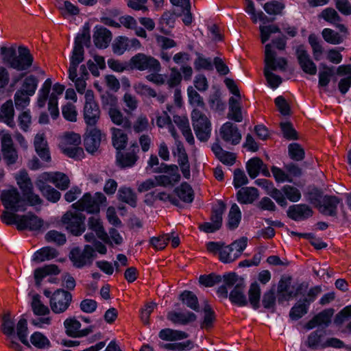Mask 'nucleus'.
Masks as SVG:
<instances>
[{
	"label": "nucleus",
	"mask_w": 351,
	"mask_h": 351,
	"mask_svg": "<svg viewBox=\"0 0 351 351\" xmlns=\"http://www.w3.org/2000/svg\"><path fill=\"white\" fill-rule=\"evenodd\" d=\"M334 313L335 310L332 308H328L315 315L314 317L318 323V328L326 330L331 324Z\"/></svg>",
	"instance_id": "39"
},
{
	"label": "nucleus",
	"mask_w": 351,
	"mask_h": 351,
	"mask_svg": "<svg viewBox=\"0 0 351 351\" xmlns=\"http://www.w3.org/2000/svg\"><path fill=\"white\" fill-rule=\"evenodd\" d=\"M128 37L119 36L116 37L112 43V51L117 56L123 55L128 49Z\"/></svg>",
	"instance_id": "51"
},
{
	"label": "nucleus",
	"mask_w": 351,
	"mask_h": 351,
	"mask_svg": "<svg viewBox=\"0 0 351 351\" xmlns=\"http://www.w3.org/2000/svg\"><path fill=\"white\" fill-rule=\"evenodd\" d=\"M196 54L197 57L194 61V67L197 71L203 69L210 71L214 69L213 60L210 58H206L200 53Z\"/></svg>",
	"instance_id": "55"
},
{
	"label": "nucleus",
	"mask_w": 351,
	"mask_h": 351,
	"mask_svg": "<svg viewBox=\"0 0 351 351\" xmlns=\"http://www.w3.org/2000/svg\"><path fill=\"white\" fill-rule=\"evenodd\" d=\"M295 56L300 68L305 73L311 75H315L317 73V66L305 49L304 45H300L296 47Z\"/></svg>",
	"instance_id": "11"
},
{
	"label": "nucleus",
	"mask_w": 351,
	"mask_h": 351,
	"mask_svg": "<svg viewBox=\"0 0 351 351\" xmlns=\"http://www.w3.org/2000/svg\"><path fill=\"white\" fill-rule=\"evenodd\" d=\"M18 217H19L18 226L19 231H40L44 226V220L32 211Z\"/></svg>",
	"instance_id": "10"
},
{
	"label": "nucleus",
	"mask_w": 351,
	"mask_h": 351,
	"mask_svg": "<svg viewBox=\"0 0 351 351\" xmlns=\"http://www.w3.org/2000/svg\"><path fill=\"white\" fill-rule=\"evenodd\" d=\"M244 284L237 283L229 293V300L233 306L244 307L247 306V298L244 293Z\"/></svg>",
	"instance_id": "19"
},
{
	"label": "nucleus",
	"mask_w": 351,
	"mask_h": 351,
	"mask_svg": "<svg viewBox=\"0 0 351 351\" xmlns=\"http://www.w3.org/2000/svg\"><path fill=\"white\" fill-rule=\"evenodd\" d=\"M43 178H39L36 181V186L40 191L43 196L51 203H56L61 197V193L51 186L46 184Z\"/></svg>",
	"instance_id": "24"
},
{
	"label": "nucleus",
	"mask_w": 351,
	"mask_h": 351,
	"mask_svg": "<svg viewBox=\"0 0 351 351\" xmlns=\"http://www.w3.org/2000/svg\"><path fill=\"white\" fill-rule=\"evenodd\" d=\"M101 141V132L99 129L95 128V126L89 130L87 129L84 138V146L88 153L94 154L97 152Z\"/></svg>",
	"instance_id": "12"
},
{
	"label": "nucleus",
	"mask_w": 351,
	"mask_h": 351,
	"mask_svg": "<svg viewBox=\"0 0 351 351\" xmlns=\"http://www.w3.org/2000/svg\"><path fill=\"white\" fill-rule=\"evenodd\" d=\"M60 269L57 265L49 264L38 267L34 271V278L37 287L40 286L43 279L48 276H57L60 273Z\"/></svg>",
	"instance_id": "22"
},
{
	"label": "nucleus",
	"mask_w": 351,
	"mask_h": 351,
	"mask_svg": "<svg viewBox=\"0 0 351 351\" xmlns=\"http://www.w3.org/2000/svg\"><path fill=\"white\" fill-rule=\"evenodd\" d=\"M258 191L255 187H242L237 193V199L240 204H252L258 197Z\"/></svg>",
	"instance_id": "30"
},
{
	"label": "nucleus",
	"mask_w": 351,
	"mask_h": 351,
	"mask_svg": "<svg viewBox=\"0 0 351 351\" xmlns=\"http://www.w3.org/2000/svg\"><path fill=\"white\" fill-rule=\"evenodd\" d=\"M15 180L21 194L17 188L13 186L8 189L2 190L0 200L4 208L24 213L28 206L43 204V199L34 191L33 183L25 169L20 170L19 174L15 176Z\"/></svg>",
	"instance_id": "1"
},
{
	"label": "nucleus",
	"mask_w": 351,
	"mask_h": 351,
	"mask_svg": "<svg viewBox=\"0 0 351 351\" xmlns=\"http://www.w3.org/2000/svg\"><path fill=\"white\" fill-rule=\"evenodd\" d=\"M38 84V78L34 75H30L24 79L21 90L26 93L27 95L33 96L36 93Z\"/></svg>",
	"instance_id": "53"
},
{
	"label": "nucleus",
	"mask_w": 351,
	"mask_h": 351,
	"mask_svg": "<svg viewBox=\"0 0 351 351\" xmlns=\"http://www.w3.org/2000/svg\"><path fill=\"white\" fill-rule=\"evenodd\" d=\"M73 45L77 46H86L90 45V30L89 24L86 23L82 27V33H77L74 38Z\"/></svg>",
	"instance_id": "44"
},
{
	"label": "nucleus",
	"mask_w": 351,
	"mask_h": 351,
	"mask_svg": "<svg viewBox=\"0 0 351 351\" xmlns=\"http://www.w3.org/2000/svg\"><path fill=\"white\" fill-rule=\"evenodd\" d=\"M112 32L106 27L97 25L93 30V43L95 46L99 49H105L112 40Z\"/></svg>",
	"instance_id": "14"
},
{
	"label": "nucleus",
	"mask_w": 351,
	"mask_h": 351,
	"mask_svg": "<svg viewBox=\"0 0 351 351\" xmlns=\"http://www.w3.org/2000/svg\"><path fill=\"white\" fill-rule=\"evenodd\" d=\"M313 213V209L306 204L291 205L287 210V217L295 221L306 220L311 217Z\"/></svg>",
	"instance_id": "13"
},
{
	"label": "nucleus",
	"mask_w": 351,
	"mask_h": 351,
	"mask_svg": "<svg viewBox=\"0 0 351 351\" xmlns=\"http://www.w3.org/2000/svg\"><path fill=\"white\" fill-rule=\"evenodd\" d=\"M322 34L323 38L328 43L332 45H338L343 42V38L340 34L330 28H324Z\"/></svg>",
	"instance_id": "63"
},
{
	"label": "nucleus",
	"mask_w": 351,
	"mask_h": 351,
	"mask_svg": "<svg viewBox=\"0 0 351 351\" xmlns=\"http://www.w3.org/2000/svg\"><path fill=\"white\" fill-rule=\"evenodd\" d=\"M277 300L278 296L276 297L275 286L274 285L269 289L264 292L261 306L262 305L265 309L271 313H274L276 308Z\"/></svg>",
	"instance_id": "34"
},
{
	"label": "nucleus",
	"mask_w": 351,
	"mask_h": 351,
	"mask_svg": "<svg viewBox=\"0 0 351 351\" xmlns=\"http://www.w3.org/2000/svg\"><path fill=\"white\" fill-rule=\"evenodd\" d=\"M89 97L88 92L86 94V101L83 109V117L88 128L95 127L100 118V109L98 104Z\"/></svg>",
	"instance_id": "7"
},
{
	"label": "nucleus",
	"mask_w": 351,
	"mask_h": 351,
	"mask_svg": "<svg viewBox=\"0 0 351 351\" xmlns=\"http://www.w3.org/2000/svg\"><path fill=\"white\" fill-rule=\"evenodd\" d=\"M18 53L12 64V68L17 71H28L33 64L34 56L29 49L24 45H19L17 48Z\"/></svg>",
	"instance_id": "8"
},
{
	"label": "nucleus",
	"mask_w": 351,
	"mask_h": 351,
	"mask_svg": "<svg viewBox=\"0 0 351 351\" xmlns=\"http://www.w3.org/2000/svg\"><path fill=\"white\" fill-rule=\"evenodd\" d=\"M324 195V191L321 189L314 186L305 194V197L311 204L322 209V200Z\"/></svg>",
	"instance_id": "42"
},
{
	"label": "nucleus",
	"mask_w": 351,
	"mask_h": 351,
	"mask_svg": "<svg viewBox=\"0 0 351 351\" xmlns=\"http://www.w3.org/2000/svg\"><path fill=\"white\" fill-rule=\"evenodd\" d=\"M197 138L201 142H206L210 137L212 125L210 121L201 122L193 125Z\"/></svg>",
	"instance_id": "37"
},
{
	"label": "nucleus",
	"mask_w": 351,
	"mask_h": 351,
	"mask_svg": "<svg viewBox=\"0 0 351 351\" xmlns=\"http://www.w3.org/2000/svg\"><path fill=\"white\" fill-rule=\"evenodd\" d=\"M116 165L121 169L131 168L134 166L138 159L136 153L133 150L130 152H116Z\"/></svg>",
	"instance_id": "23"
},
{
	"label": "nucleus",
	"mask_w": 351,
	"mask_h": 351,
	"mask_svg": "<svg viewBox=\"0 0 351 351\" xmlns=\"http://www.w3.org/2000/svg\"><path fill=\"white\" fill-rule=\"evenodd\" d=\"M59 252L51 246H45L37 250L32 256V261L40 263L51 261L58 256Z\"/></svg>",
	"instance_id": "26"
},
{
	"label": "nucleus",
	"mask_w": 351,
	"mask_h": 351,
	"mask_svg": "<svg viewBox=\"0 0 351 351\" xmlns=\"http://www.w3.org/2000/svg\"><path fill=\"white\" fill-rule=\"evenodd\" d=\"M202 311L204 317L200 323V327L202 329H210L214 326L216 320V313L208 302H205Z\"/></svg>",
	"instance_id": "36"
},
{
	"label": "nucleus",
	"mask_w": 351,
	"mask_h": 351,
	"mask_svg": "<svg viewBox=\"0 0 351 351\" xmlns=\"http://www.w3.org/2000/svg\"><path fill=\"white\" fill-rule=\"evenodd\" d=\"M45 239L47 242L55 243L58 246L63 245L66 242L65 234L56 230L48 231L45 236Z\"/></svg>",
	"instance_id": "57"
},
{
	"label": "nucleus",
	"mask_w": 351,
	"mask_h": 351,
	"mask_svg": "<svg viewBox=\"0 0 351 351\" xmlns=\"http://www.w3.org/2000/svg\"><path fill=\"white\" fill-rule=\"evenodd\" d=\"M86 216L80 212L67 210L62 217L61 221L69 232L75 237L81 236L86 230Z\"/></svg>",
	"instance_id": "3"
},
{
	"label": "nucleus",
	"mask_w": 351,
	"mask_h": 351,
	"mask_svg": "<svg viewBox=\"0 0 351 351\" xmlns=\"http://www.w3.org/2000/svg\"><path fill=\"white\" fill-rule=\"evenodd\" d=\"M310 306L300 299L290 309L289 317L293 321H298L305 315Z\"/></svg>",
	"instance_id": "41"
},
{
	"label": "nucleus",
	"mask_w": 351,
	"mask_h": 351,
	"mask_svg": "<svg viewBox=\"0 0 351 351\" xmlns=\"http://www.w3.org/2000/svg\"><path fill=\"white\" fill-rule=\"evenodd\" d=\"M228 119L237 123L243 121V115L241 112V107L239 105L238 100L233 97L229 99V112L227 116Z\"/></svg>",
	"instance_id": "43"
},
{
	"label": "nucleus",
	"mask_w": 351,
	"mask_h": 351,
	"mask_svg": "<svg viewBox=\"0 0 351 351\" xmlns=\"http://www.w3.org/2000/svg\"><path fill=\"white\" fill-rule=\"evenodd\" d=\"M265 166L263 161L259 157H253L246 162V171L251 179H255Z\"/></svg>",
	"instance_id": "40"
},
{
	"label": "nucleus",
	"mask_w": 351,
	"mask_h": 351,
	"mask_svg": "<svg viewBox=\"0 0 351 351\" xmlns=\"http://www.w3.org/2000/svg\"><path fill=\"white\" fill-rule=\"evenodd\" d=\"M288 156L293 161H302L305 158L304 149L298 143H291L288 145Z\"/></svg>",
	"instance_id": "46"
},
{
	"label": "nucleus",
	"mask_w": 351,
	"mask_h": 351,
	"mask_svg": "<svg viewBox=\"0 0 351 351\" xmlns=\"http://www.w3.org/2000/svg\"><path fill=\"white\" fill-rule=\"evenodd\" d=\"M1 328L2 332L8 337H16L15 323L14 321L10 318V314L3 315Z\"/></svg>",
	"instance_id": "49"
},
{
	"label": "nucleus",
	"mask_w": 351,
	"mask_h": 351,
	"mask_svg": "<svg viewBox=\"0 0 351 351\" xmlns=\"http://www.w3.org/2000/svg\"><path fill=\"white\" fill-rule=\"evenodd\" d=\"M29 95L21 90H17L14 94V99L16 108L23 110L29 104Z\"/></svg>",
	"instance_id": "64"
},
{
	"label": "nucleus",
	"mask_w": 351,
	"mask_h": 351,
	"mask_svg": "<svg viewBox=\"0 0 351 351\" xmlns=\"http://www.w3.org/2000/svg\"><path fill=\"white\" fill-rule=\"evenodd\" d=\"M226 210V204L221 199L217 200V204L213 206L210 217V222H204L198 226L200 232L206 234L215 233L219 230L223 226V215Z\"/></svg>",
	"instance_id": "2"
},
{
	"label": "nucleus",
	"mask_w": 351,
	"mask_h": 351,
	"mask_svg": "<svg viewBox=\"0 0 351 351\" xmlns=\"http://www.w3.org/2000/svg\"><path fill=\"white\" fill-rule=\"evenodd\" d=\"M178 300L188 308L195 312H200V306L197 295L191 291L184 290L178 295Z\"/></svg>",
	"instance_id": "29"
},
{
	"label": "nucleus",
	"mask_w": 351,
	"mask_h": 351,
	"mask_svg": "<svg viewBox=\"0 0 351 351\" xmlns=\"http://www.w3.org/2000/svg\"><path fill=\"white\" fill-rule=\"evenodd\" d=\"M221 276L214 272L209 274L200 275L199 278V283L205 287H212L216 284L221 282Z\"/></svg>",
	"instance_id": "58"
},
{
	"label": "nucleus",
	"mask_w": 351,
	"mask_h": 351,
	"mask_svg": "<svg viewBox=\"0 0 351 351\" xmlns=\"http://www.w3.org/2000/svg\"><path fill=\"white\" fill-rule=\"evenodd\" d=\"M117 197L119 202L127 204L132 208L137 206V195L130 186H120L118 189Z\"/></svg>",
	"instance_id": "25"
},
{
	"label": "nucleus",
	"mask_w": 351,
	"mask_h": 351,
	"mask_svg": "<svg viewBox=\"0 0 351 351\" xmlns=\"http://www.w3.org/2000/svg\"><path fill=\"white\" fill-rule=\"evenodd\" d=\"M261 33V40L263 44L266 43L270 38L272 34L281 33L280 28L275 24L268 25H261L259 27Z\"/></svg>",
	"instance_id": "56"
},
{
	"label": "nucleus",
	"mask_w": 351,
	"mask_h": 351,
	"mask_svg": "<svg viewBox=\"0 0 351 351\" xmlns=\"http://www.w3.org/2000/svg\"><path fill=\"white\" fill-rule=\"evenodd\" d=\"M326 335V330L317 328L316 330L311 332L306 340V346L312 350H317L322 349V346L324 341H322L323 338Z\"/></svg>",
	"instance_id": "33"
},
{
	"label": "nucleus",
	"mask_w": 351,
	"mask_h": 351,
	"mask_svg": "<svg viewBox=\"0 0 351 351\" xmlns=\"http://www.w3.org/2000/svg\"><path fill=\"white\" fill-rule=\"evenodd\" d=\"M293 277L289 274H282L277 285V295L278 302L282 303L285 301H289L291 297L288 296V293L293 292L291 288L294 289L292 286Z\"/></svg>",
	"instance_id": "16"
},
{
	"label": "nucleus",
	"mask_w": 351,
	"mask_h": 351,
	"mask_svg": "<svg viewBox=\"0 0 351 351\" xmlns=\"http://www.w3.org/2000/svg\"><path fill=\"white\" fill-rule=\"evenodd\" d=\"M173 193L180 200L186 204H191L195 199L194 191L189 183L182 182L180 186L173 189Z\"/></svg>",
	"instance_id": "27"
},
{
	"label": "nucleus",
	"mask_w": 351,
	"mask_h": 351,
	"mask_svg": "<svg viewBox=\"0 0 351 351\" xmlns=\"http://www.w3.org/2000/svg\"><path fill=\"white\" fill-rule=\"evenodd\" d=\"M282 191L285 195L286 199H287L291 202H298L301 199L300 191L293 186L286 184L282 187Z\"/></svg>",
	"instance_id": "62"
},
{
	"label": "nucleus",
	"mask_w": 351,
	"mask_h": 351,
	"mask_svg": "<svg viewBox=\"0 0 351 351\" xmlns=\"http://www.w3.org/2000/svg\"><path fill=\"white\" fill-rule=\"evenodd\" d=\"M282 136L287 141H297L299 135L291 121L282 122L280 124Z\"/></svg>",
	"instance_id": "47"
},
{
	"label": "nucleus",
	"mask_w": 351,
	"mask_h": 351,
	"mask_svg": "<svg viewBox=\"0 0 351 351\" xmlns=\"http://www.w3.org/2000/svg\"><path fill=\"white\" fill-rule=\"evenodd\" d=\"M197 315L190 311L185 312L169 311L167 315V319L174 324L186 326L197 320Z\"/></svg>",
	"instance_id": "18"
},
{
	"label": "nucleus",
	"mask_w": 351,
	"mask_h": 351,
	"mask_svg": "<svg viewBox=\"0 0 351 351\" xmlns=\"http://www.w3.org/2000/svg\"><path fill=\"white\" fill-rule=\"evenodd\" d=\"M30 341L34 346L43 349L51 346L49 339L40 332H34L30 337Z\"/></svg>",
	"instance_id": "59"
},
{
	"label": "nucleus",
	"mask_w": 351,
	"mask_h": 351,
	"mask_svg": "<svg viewBox=\"0 0 351 351\" xmlns=\"http://www.w3.org/2000/svg\"><path fill=\"white\" fill-rule=\"evenodd\" d=\"M31 306L34 315L38 316L46 315L49 313V308L44 305L40 300V295L35 294L32 298Z\"/></svg>",
	"instance_id": "52"
},
{
	"label": "nucleus",
	"mask_w": 351,
	"mask_h": 351,
	"mask_svg": "<svg viewBox=\"0 0 351 351\" xmlns=\"http://www.w3.org/2000/svg\"><path fill=\"white\" fill-rule=\"evenodd\" d=\"M17 52L16 45H12L10 47L2 46L0 48V57L2 63L11 69Z\"/></svg>",
	"instance_id": "38"
},
{
	"label": "nucleus",
	"mask_w": 351,
	"mask_h": 351,
	"mask_svg": "<svg viewBox=\"0 0 351 351\" xmlns=\"http://www.w3.org/2000/svg\"><path fill=\"white\" fill-rule=\"evenodd\" d=\"M247 294V301L251 307L254 311L258 310L261 307V289L256 281L250 284Z\"/></svg>",
	"instance_id": "31"
},
{
	"label": "nucleus",
	"mask_w": 351,
	"mask_h": 351,
	"mask_svg": "<svg viewBox=\"0 0 351 351\" xmlns=\"http://www.w3.org/2000/svg\"><path fill=\"white\" fill-rule=\"evenodd\" d=\"M128 65L130 69L141 71L158 73L161 69L160 63L157 59L143 53H138L132 56L129 60Z\"/></svg>",
	"instance_id": "4"
},
{
	"label": "nucleus",
	"mask_w": 351,
	"mask_h": 351,
	"mask_svg": "<svg viewBox=\"0 0 351 351\" xmlns=\"http://www.w3.org/2000/svg\"><path fill=\"white\" fill-rule=\"evenodd\" d=\"M241 217L242 214L240 208L236 203L232 204L228 215L227 228L230 230L237 229L239 226Z\"/></svg>",
	"instance_id": "35"
},
{
	"label": "nucleus",
	"mask_w": 351,
	"mask_h": 351,
	"mask_svg": "<svg viewBox=\"0 0 351 351\" xmlns=\"http://www.w3.org/2000/svg\"><path fill=\"white\" fill-rule=\"evenodd\" d=\"M69 257L75 267L82 269L86 266V262L83 258L82 252L79 247L72 248L69 252Z\"/></svg>",
	"instance_id": "60"
},
{
	"label": "nucleus",
	"mask_w": 351,
	"mask_h": 351,
	"mask_svg": "<svg viewBox=\"0 0 351 351\" xmlns=\"http://www.w3.org/2000/svg\"><path fill=\"white\" fill-rule=\"evenodd\" d=\"M5 210L3 211L1 215V221L2 223L7 226L15 225L18 229L19 223V217L18 216H21V215L16 214L19 211H12L5 208Z\"/></svg>",
	"instance_id": "61"
},
{
	"label": "nucleus",
	"mask_w": 351,
	"mask_h": 351,
	"mask_svg": "<svg viewBox=\"0 0 351 351\" xmlns=\"http://www.w3.org/2000/svg\"><path fill=\"white\" fill-rule=\"evenodd\" d=\"M128 141V135L123 130L116 128H112V144L116 152L124 150Z\"/></svg>",
	"instance_id": "32"
},
{
	"label": "nucleus",
	"mask_w": 351,
	"mask_h": 351,
	"mask_svg": "<svg viewBox=\"0 0 351 351\" xmlns=\"http://www.w3.org/2000/svg\"><path fill=\"white\" fill-rule=\"evenodd\" d=\"M318 17L332 25H337L338 23L342 21L341 17L332 8H325L318 15Z\"/></svg>",
	"instance_id": "50"
},
{
	"label": "nucleus",
	"mask_w": 351,
	"mask_h": 351,
	"mask_svg": "<svg viewBox=\"0 0 351 351\" xmlns=\"http://www.w3.org/2000/svg\"><path fill=\"white\" fill-rule=\"evenodd\" d=\"M16 336L18 337L20 341L24 346L29 347L30 345L27 339L28 328L27 319L23 317L21 318L16 326Z\"/></svg>",
	"instance_id": "45"
},
{
	"label": "nucleus",
	"mask_w": 351,
	"mask_h": 351,
	"mask_svg": "<svg viewBox=\"0 0 351 351\" xmlns=\"http://www.w3.org/2000/svg\"><path fill=\"white\" fill-rule=\"evenodd\" d=\"M34 145L36 154L43 161L49 162L51 160L48 143L43 134H37L35 136Z\"/></svg>",
	"instance_id": "20"
},
{
	"label": "nucleus",
	"mask_w": 351,
	"mask_h": 351,
	"mask_svg": "<svg viewBox=\"0 0 351 351\" xmlns=\"http://www.w3.org/2000/svg\"><path fill=\"white\" fill-rule=\"evenodd\" d=\"M72 301L71 293L62 289H58L51 297L49 304L52 311L56 314L64 312Z\"/></svg>",
	"instance_id": "5"
},
{
	"label": "nucleus",
	"mask_w": 351,
	"mask_h": 351,
	"mask_svg": "<svg viewBox=\"0 0 351 351\" xmlns=\"http://www.w3.org/2000/svg\"><path fill=\"white\" fill-rule=\"evenodd\" d=\"M44 181L50 182L60 190L64 191L69 187L70 180L67 175L60 171L44 172L40 176Z\"/></svg>",
	"instance_id": "17"
},
{
	"label": "nucleus",
	"mask_w": 351,
	"mask_h": 351,
	"mask_svg": "<svg viewBox=\"0 0 351 351\" xmlns=\"http://www.w3.org/2000/svg\"><path fill=\"white\" fill-rule=\"evenodd\" d=\"M3 132V130L0 131V135L2 134L1 145L3 157L8 165H13L17 161L18 152L14 147L10 134Z\"/></svg>",
	"instance_id": "9"
},
{
	"label": "nucleus",
	"mask_w": 351,
	"mask_h": 351,
	"mask_svg": "<svg viewBox=\"0 0 351 351\" xmlns=\"http://www.w3.org/2000/svg\"><path fill=\"white\" fill-rule=\"evenodd\" d=\"M265 66L264 69L269 71H280L285 72L287 69L288 61L284 57H277L276 52L272 49L271 44L265 46Z\"/></svg>",
	"instance_id": "6"
},
{
	"label": "nucleus",
	"mask_w": 351,
	"mask_h": 351,
	"mask_svg": "<svg viewBox=\"0 0 351 351\" xmlns=\"http://www.w3.org/2000/svg\"><path fill=\"white\" fill-rule=\"evenodd\" d=\"M162 347L166 350L173 351H189L194 348V343L189 339L182 342L164 343Z\"/></svg>",
	"instance_id": "54"
},
{
	"label": "nucleus",
	"mask_w": 351,
	"mask_h": 351,
	"mask_svg": "<svg viewBox=\"0 0 351 351\" xmlns=\"http://www.w3.org/2000/svg\"><path fill=\"white\" fill-rule=\"evenodd\" d=\"M220 134L224 141L230 142L233 145H238L241 140V134L237 125L230 121L222 125Z\"/></svg>",
	"instance_id": "15"
},
{
	"label": "nucleus",
	"mask_w": 351,
	"mask_h": 351,
	"mask_svg": "<svg viewBox=\"0 0 351 351\" xmlns=\"http://www.w3.org/2000/svg\"><path fill=\"white\" fill-rule=\"evenodd\" d=\"M64 326L66 330V334L73 338H77L81 328V323L75 317H69L64 322Z\"/></svg>",
	"instance_id": "48"
},
{
	"label": "nucleus",
	"mask_w": 351,
	"mask_h": 351,
	"mask_svg": "<svg viewBox=\"0 0 351 351\" xmlns=\"http://www.w3.org/2000/svg\"><path fill=\"white\" fill-rule=\"evenodd\" d=\"M341 199L333 195H325L322 200V208L320 212L330 217H335L337 214V207Z\"/></svg>",
	"instance_id": "21"
},
{
	"label": "nucleus",
	"mask_w": 351,
	"mask_h": 351,
	"mask_svg": "<svg viewBox=\"0 0 351 351\" xmlns=\"http://www.w3.org/2000/svg\"><path fill=\"white\" fill-rule=\"evenodd\" d=\"M189 336V334L184 331L169 328L161 329L158 332V337L166 341H180L187 339Z\"/></svg>",
	"instance_id": "28"
}]
</instances>
